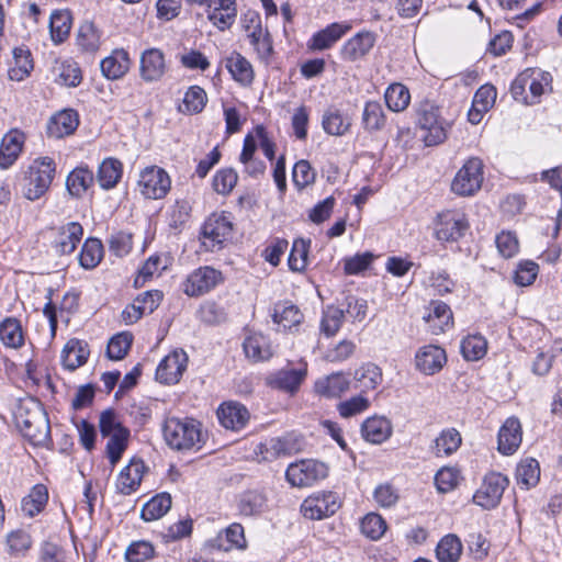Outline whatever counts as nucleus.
Masks as SVG:
<instances>
[{
	"label": "nucleus",
	"instance_id": "2",
	"mask_svg": "<svg viewBox=\"0 0 562 562\" xmlns=\"http://www.w3.org/2000/svg\"><path fill=\"white\" fill-rule=\"evenodd\" d=\"M552 76L539 68H527L521 71L510 86V93L517 101L536 104L541 95L551 92Z\"/></svg>",
	"mask_w": 562,
	"mask_h": 562
},
{
	"label": "nucleus",
	"instance_id": "5",
	"mask_svg": "<svg viewBox=\"0 0 562 562\" xmlns=\"http://www.w3.org/2000/svg\"><path fill=\"white\" fill-rule=\"evenodd\" d=\"M417 124L424 132L423 138L427 146H435L447 138L449 123L441 117L440 109L428 100L419 103Z\"/></svg>",
	"mask_w": 562,
	"mask_h": 562
},
{
	"label": "nucleus",
	"instance_id": "55",
	"mask_svg": "<svg viewBox=\"0 0 562 562\" xmlns=\"http://www.w3.org/2000/svg\"><path fill=\"white\" fill-rule=\"evenodd\" d=\"M385 103L393 112L404 111L411 101L409 90L402 83H392L384 93Z\"/></svg>",
	"mask_w": 562,
	"mask_h": 562
},
{
	"label": "nucleus",
	"instance_id": "3",
	"mask_svg": "<svg viewBox=\"0 0 562 562\" xmlns=\"http://www.w3.org/2000/svg\"><path fill=\"white\" fill-rule=\"evenodd\" d=\"M16 427L33 446H45L50 441V426L47 413L38 404L21 406L15 415Z\"/></svg>",
	"mask_w": 562,
	"mask_h": 562
},
{
	"label": "nucleus",
	"instance_id": "4",
	"mask_svg": "<svg viewBox=\"0 0 562 562\" xmlns=\"http://www.w3.org/2000/svg\"><path fill=\"white\" fill-rule=\"evenodd\" d=\"M56 173V164L50 157L34 159L25 171L23 195L30 201L41 199L50 188Z\"/></svg>",
	"mask_w": 562,
	"mask_h": 562
},
{
	"label": "nucleus",
	"instance_id": "19",
	"mask_svg": "<svg viewBox=\"0 0 562 562\" xmlns=\"http://www.w3.org/2000/svg\"><path fill=\"white\" fill-rule=\"evenodd\" d=\"M423 319L428 324V329L434 335L446 331L453 324L451 308L448 304L438 300L430 301L425 308Z\"/></svg>",
	"mask_w": 562,
	"mask_h": 562
},
{
	"label": "nucleus",
	"instance_id": "35",
	"mask_svg": "<svg viewBox=\"0 0 562 562\" xmlns=\"http://www.w3.org/2000/svg\"><path fill=\"white\" fill-rule=\"evenodd\" d=\"M213 547L218 550L229 551L231 549L244 550L247 547L244 527L238 522L231 524L213 540Z\"/></svg>",
	"mask_w": 562,
	"mask_h": 562
},
{
	"label": "nucleus",
	"instance_id": "21",
	"mask_svg": "<svg viewBox=\"0 0 562 562\" xmlns=\"http://www.w3.org/2000/svg\"><path fill=\"white\" fill-rule=\"evenodd\" d=\"M447 362L445 349L435 345L420 347L415 355L417 370L426 375L439 372Z\"/></svg>",
	"mask_w": 562,
	"mask_h": 562
},
{
	"label": "nucleus",
	"instance_id": "42",
	"mask_svg": "<svg viewBox=\"0 0 562 562\" xmlns=\"http://www.w3.org/2000/svg\"><path fill=\"white\" fill-rule=\"evenodd\" d=\"M355 387L361 393L374 390L382 382V371L374 363H366L355 372Z\"/></svg>",
	"mask_w": 562,
	"mask_h": 562
},
{
	"label": "nucleus",
	"instance_id": "7",
	"mask_svg": "<svg viewBox=\"0 0 562 562\" xmlns=\"http://www.w3.org/2000/svg\"><path fill=\"white\" fill-rule=\"evenodd\" d=\"M327 475V464L314 459H303L293 462L285 471L286 481L295 487L312 486L326 479Z\"/></svg>",
	"mask_w": 562,
	"mask_h": 562
},
{
	"label": "nucleus",
	"instance_id": "53",
	"mask_svg": "<svg viewBox=\"0 0 562 562\" xmlns=\"http://www.w3.org/2000/svg\"><path fill=\"white\" fill-rule=\"evenodd\" d=\"M206 102L207 95L205 90L199 86H191L186 91L179 110L182 113L196 114L203 111Z\"/></svg>",
	"mask_w": 562,
	"mask_h": 562
},
{
	"label": "nucleus",
	"instance_id": "52",
	"mask_svg": "<svg viewBox=\"0 0 562 562\" xmlns=\"http://www.w3.org/2000/svg\"><path fill=\"white\" fill-rule=\"evenodd\" d=\"M130 435L131 432L127 428H119L117 431L109 436L106 456L112 467L120 461L122 454L126 450Z\"/></svg>",
	"mask_w": 562,
	"mask_h": 562
},
{
	"label": "nucleus",
	"instance_id": "20",
	"mask_svg": "<svg viewBox=\"0 0 562 562\" xmlns=\"http://www.w3.org/2000/svg\"><path fill=\"white\" fill-rule=\"evenodd\" d=\"M165 55L159 48L145 49L139 58V76L145 82L160 80L166 72Z\"/></svg>",
	"mask_w": 562,
	"mask_h": 562
},
{
	"label": "nucleus",
	"instance_id": "61",
	"mask_svg": "<svg viewBox=\"0 0 562 562\" xmlns=\"http://www.w3.org/2000/svg\"><path fill=\"white\" fill-rule=\"evenodd\" d=\"M238 180L237 173L232 168L220 169L215 172L212 181L213 189L218 193L228 194Z\"/></svg>",
	"mask_w": 562,
	"mask_h": 562
},
{
	"label": "nucleus",
	"instance_id": "36",
	"mask_svg": "<svg viewBox=\"0 0 562 562\" xmlns=\"http://www.w3.org/2000/svg\"><path fill=\"white\" fill-rule=\"evenodd\" d=\"M93 182L94 175L92 170H90L88 166H79L67 176L66 188L71 196L79 199Z\"/></svg>",
	"mask_w": 562,
	"mask_h": 562
},
{
	"label": "nucleus",
	"instance_id": "30",
	"mask_svg": "<svg viewBox=\"0 0 562 562\" xmlns=\"http://www.w3.org/2000/svg\"><path fill=\"white\" fill-rule=\"evenodd\" d=\"M225 67L233 77V79L241 86H249L252 83L255 72L251 64L246 57L238 52H232L225 58Z\"/></svg>",
	"mask_w": 562,
	"mask_h": 562
},
{
	"label": "nucleus",
	"instance_id": "8",
	"mask_svg": "<svg viewBox=\"0 0 562 562\" xmlns=\"http://www.w3.org/2000/svg\"><path fill=\"white\" fill-rule=\"evenodd\" d=\"M170 189L171 179L165 169L158 166H148L139 172L137 190L145 199H164Z\"/></svg>",
	"mask_w": 562,
	"mask_h": 562
},
{
	"label": "nucleus",
	"instance_id": "22",
	"mask_svg": "<svg viewBox=\"0 0 562 562\" xmlns=\"http://www.w3.org/2000/svg\"><path fill=\"white\" fill-rule=\"evenodd\" d=\"M360 432L367 442L381 445L392 436L393 425L387 417L373 415L362 422Z\"/></svg>",
	"mask_w": 562,
	"mask_h": 562
},
{
	"label": "nucleus",
	"instance_id": "18",
	"mask_svg": "<svg viewBox=\"0 0 562 562\" xmlns=\"http://www.w3.org/2000/svg\"><path fill=\"white\" fill-rule=\"evenodd\" d=\"M147 467L140 459H132L117 474L115 488L122 495L135 493L143 481Z\"/></svg>",
	"mask_w": 562,
	"mask_h": 562
},
{
	"label": "nucleus",
	"instance_id": "50",
	"mask_svg": "<svg viewBox=\"0 0 562 562\" xmlns=\"http://www.w3.org/2000/svg\"><path fill=\"white\" fill-rule=\"evenodd\" d=\"M361 124L368 132H375L383 128L385 124V115L380 102H366L362 111Z\"/></svg>",
	"mask_w": 562,
	"mask_h": 562
},
{
	"label": "nucleus",
	"instance_id": "29",
	"mask_svg": "<svg viewBox=\"0 0 562 562\" xmlns=\"http://www.w3.org/2000/svg\"><path fill=\"white\" fill-rule=\"evenodd\" d=\"M375 42L371 32H359L349 38L341 47L340 54L342 59L355 61L366 56Z\"/></svg>",
	"mask_w": 562,
	"mask_h": 562
},
{
	"label": "nucleus",
	"instance_id": "45",
	"mask_svg": "<svg viewBox=\"0 0 562 562\" xmlns=\"http://www.w3.org/2000/svg\"><path fill=\"white\" fill-rule=\"evenodd\" d=\"M72 16L67 10H56L50 14L49 32L55 44L63 43L70 33Z\"/></svg>",
	"mask_w": 562,
	"mask_h": 562
},
{
	"label": "nucleus",
	"instance_id": "32",
	"mask_svg": "<svg viewBox=\"0 0 562 562\" xmlns=\"http://www.w3.org/2000/svg\"><path fill=\"white\" fill-rule=\"evenodd\" d=\"M24 144L23 133L13 130L7 133L0 145V168L7 169L20 156Z\"/></svg>",
	"mask_w": 562,
	"mask_h": 562
},
{
	"label": "nucleus",
	"instance_id": "33",
	"mask_svg": "<svg viewBox=\"0 0 562 562\" xmlns=\"http://www.w3.org/2000/svg\"><path fill=\"white\" fill-rule=\"evenodd\" d=\"M350 381L342 372L331 373L315 382V392L328 398L341 396L349 389Z\"/></svg>",
	"mask_w": 562,
	"mask_h": 562
},
{
	"label": "nucleus",
	"instance_id": "59",
	"mask_svg": "<svg viewBox=\"0 0 562 562\" xmlns=\"http://www.w3.org/2000/svg\"><path fill=\"white\" fill-rule=\"evenodd\" d=\"M345 311L334 305H328L323 311L321 330L327 337L335 336L342 325Z\"/></svg>",
	"mask_w": 562,
	"mask_h": 562
},
{
	"label": "nucleus",
	"instance_id": "60",
	"mask_svg": "<svg viewBox=\"0 0 562 562\" xmlns=\"http://www.w3.org/2000/svg\"><path fill=\"white\" fill-rule=\"evenodd\" d=\"M133 337L130 333H120L113 336L106 348V355L111 360H122L131 348Z\"/></svg>",
	"mask_w": 562,
	"mask_h": 562
},
{
	"label": "nucleus",
	"instance_id": "44",
	"mask_svg": "<svg viewBox=\"0 0 562 562\" xmlns=\"http://www.w3.org/2000/svg\"><path fill=\"white\" fill-rule=\"evenodd\" d=\"M322 126L327 134L341 136L349 130L350 121L338 108L331 105L323 114Z\"/></svg>",
	"mask_w": 562,
	"mask_h": 562
},
{
	"label": "nucleus",
	"instance_id": "28",
	"mask_svg": "<svg viewBox=\"0 0 562 562\" xmlns=\"http://www.w3.org/2000/svg\"><path fill=\"white\" fill-rule=\"evenodd\" d=\"M83 235L82 226L77 222H70L61 226L54 240V248L59 255L74 252Z\"/></svg>",
	"mask_w": 562,
	"mask_h": 562
},
{
	"label": "nucleus",
	"instance_id": "10",
	"mask_svg": "<svg viewBox=\"0 0 562 562\" xmlns=\"http://www.w3.org/2000/svg\"><path fill=\"white\" fill-rule=\"evenodd\" d=\"M469 229L465 214L458 210H448L438 214L435 224V237L441 243H456Z\"/></svg>",
	"mask_w": 562,
	"mask_h": 562
},
{
	"label": "nucleus",
	"instance_id": "31",
	"mask_svg": "<svg viewBox=\"0 0 562 562\" xmlns=\"http://www.w3.org/2000/svg\"><path fill=\"white\" fill-rule=\"evenodd\" d=\"M79 124L78 114L74 110H64L53 115L47 124V134L54 138H63L72 134Z\"/></svg>",
	"mask_w": 562,
	"mask_h": 562
},
{
	"label": "nucleus",
	"instance_id": "27",
	"mask_svg": "<svg viewBox=\"0 0 562 562\" xmlns=\"http://www.w3.org/2000/svg\"><path fill=\"white\" fill-rule=\"evenodd\" d=\"M89 355L88 344L85 340L72 338L64 346L60 359L65 369L74 371L87 362Z\"/></svg>",
	"mask_w": 562,
	"mask_h": 562
},
{
	"label": "nucleus",
	"instance_id": "54",
	"mask_svg": "<svg viewBox=\"0 0 562 562\" xmlns=\"http://www.w3.org/2000/svg\"><path fill=\"white\" fill-rule=\"evenodd\" d=\"M166 269L167 257L157 254L151 255L138 270V274L135 278L134 283L136 286L144 285L153 277L160 276V273Z\"/></svg>",
	"mask_w": 562,
	"mask_h": 562
},
{
	"label": "nucleus",
	"instance_id": "15",
	"mask_svg": "<svg viewBox=\"0 0 562 562\" xmlns=\"http://www.w3.org/2000/svg\"><path fill=\"white\" fill-rule=\"evenodd\" d=\"M216 417L222 427L232 431L244 429L249 419L248 408L237 401L222 402L216 409Z\"/></svg>",
	"mask_w": 562,
	"mask_h": 562
},
{
	"label": "nucleus",
	"instance_id": "14",
	"mask_svg": "<svg viewBox=\"0 0 562 562\" xmlns=\"http://www.w3.org/2000/svg\"><path fill=\"white\" fill-rule=\"evenodd\" d=\"M223 281L222 272L209 267H199L182 282V291L191 297L201 296Z\"/></svg>",
	"mask_w": 562,
	"mask_h": 562
},
{
	"label": "nucleus",
	"instance_id": "64",
	"mask_svg": "<svg viewBox=\"0 0 562 562\" xmlns=\"http://www.w3.org/2000/svg\"><path fill=\"white\" fill-rule=\"evenodd\" d=\"M155 554L154 547L148 541H136L131 543L125 551L127 562H146Z\"/></svg>",
	"mask_w": 562,
	"mask_h": 562
},
{
	"label": "nucleus",
	"instance_id": "39",
	"mask_svg": "<svg viewBox=\"0 0 562 562\" xmlns=\"http://www.w3.org/2000/svg\"><path fill=\"white\" fill-rule=\"evenodd\" d=\"M48 502V490L44 484H36L30 493L22 498L21 509L27 517L38 515Z\"/></svg>",
	"mask_w": 562,
	"mask_h": 562
},
{
	"label": "nucleus",
	"instance_id": "58",
	"mask_svg": "<svg viewBox=\"0 0 562 562\" xmlns=\"http://www.w3.org/2000/svg\"><path fill=\"white\" fill-rule=\"evenodd\" d=\"M386 528V521L376 513L367 514L360 522L361 533L373 541L381 539Z\"/></svg>",
	"mask_w": 562,
	"mask_h": 562
},
{
	"label": "nucleus",
	"instance_id": "49",
	"mask_svg": "<svg viewBox=\"0 0 562 562\" xmlns=\"http://www.w3.org/2000/svg\"><path fill=\"white\" fill-rule=\"evenodd\" d=\"M14 65L10 67L8 75L11 80L22 81L33 69V60L29 49L16 47L13 49Z\"/></svg>",
	"mask_w": 562,
	"mask_h": 562
},
{
	"label": "nucleus",
	"instance_id": "38",
	"mask_svg": "<svg viewBox=\"0 0 562 562\" xmlns=\"http://www.w3.org/2000/svg\"><path fill=\"white\" fill-rule=\"evenodd\" d=\"M462 437L456 428H446L434 440L431 450L436 457H448L461 446Z\"/></svg>",
	"mask_w": 562,
	"mask_h": 562
},
{
	"label": "nucleus",
	"instance_id": "6",
	"mask_svg": "<svg viewBox=\"0 0 562 562\" xmlns=\"http://www.w3.org/2000/svg\"><path fill=\"white\" fill-rule=\"evenodd\" d=\"M233 223L229 213H212L200 232L201 248L205 251H218L232 237Z\"/></svg>",
	"mask_w": 562,
	"mask_h": 562
},
{
	"label": "nucleus",
	"instance_id": "12",
	"mask_svg": "<svg viewBox=\"0 0 562 562\" xmlns=\"http://www.w3.org/2000/svg\"><path fill=\"white\" fill-rule=\"evenodd\" d=\"M244 27L247 38L258 55V58L268 61L273 53V44L269 31L261 25L259 14L255 12L245 14Z\"/></svg>",
	"mask_w": 562,
	"mask_h": 562
},
{
	"label": "nucleus",
	"instance_id": "23",
	"mask_svg": "<svg viewBox=\"0 0 562 562\" xmlns=\"http://www.w3.org/2000/svg\"><path fill=\"white\" fill-rule=\"evenodd\" d=\"M521 424L517 417H508L498 430V451L510 456L517 451L521 443Z\"/></svg>",
	"mask_w": 562,
	"mask_h": 562
},
{
	"label": "nucleus",
	"instance_id": "34",
	"mask_svg": "<svg viewBox=\"0 0 562 562\" xmlns=\"http://www.w3.org/2000/svg\"><path fill=\"white\" fill-rule=\"evenodd\" d=\"M55 82L75 88L82 81V72L77 61L71 58L56 60L53 67Z\"/></svg>",
	"mask_w": 562,
	"mask_h": 562
},
{
	"label": "nucleus",
	"instance_id": "26",
	"mask_svg": "<svg viewBox=\"0 0 562 562\" xmlns=\"http://www.w3.org/2000/svg\"><path fill=\"white\" fill-rule=\"evenodd\" d=\"M272 321L284 331H295L302 324L303 314L289 301L278 302L273 307Z\"/></svg>",
	"mask_w": 562,
	"mask_h": 562
},
{
	"label": "nucleus",
	"instance_id": "63",
	"mask_svg": "<svg viewBox=\"0 0 562 562\" xmlns=\"http://www.w3.org/2000/svg\"><path fill=\"white\" fill-rule=\"evenodd\" d=\"M133 248V236L131 233L120 231L113 233L109 238V249L116 257L127 256Z\"/></svg>",
	"mask_w": 562,
	"mask_h": 562
},
{
	"label": "nucleus",
	"instance_id": "13",
	"mask_svg": "<svg viewBox=\"0 0 562 562\" xmlns=\"http://www.w3.org/2000/svg\"><path fill=\"white\" fill-rule=\"evenodd\" d=\"M508 483L509 481L507 476L499 472L487 473L484 476L480 488L473 495V502L485 509L496 507L499 504Z\"/></svg>",
	"mask_w": 562,
	"mask_h": 562
},
{
	"label": "nucleus",
	"instance_id": "40",
	"mask_svg": "<svg viewBox=\"0 0 562 562\" xmlns=\"http://www.w3.org/2000/svg\"><path fill=\"white\" fill-rule=\"evenodd\" d=\"M123 167L120 160L115 158L104 159L98 169L97 181L104 190L114 188L122 178Z\"/></svg>",
	"mask_w": 562,
	"mask_h": 562
},
{
	"label": "nucleus",
	"instance_id": "24",
	"mask_svg": "<svg viewBox=\"0 0 562 562\" xmlns=\"http://www.w3.org/2000/svg\"><path fill=\"white\" fill-rule=\"evenodd\" d=\"M243 350L246 358L252 362L269 360L273 355L269 337L259 331H249L246 335Z\"/></svg>",
	"mask_w": 562,
	"mask_h": 562
},
{
	"label": "nucleus",
	"instance_id": "25",
	"mask_svg": "<svg viewBox=\"0 0 562 562\" xmlns=\"http://www.w3.org/2000/svg\"><path fill=\"white\" fill-rule=\"evenodd\" d=\"M102 75L109 80H117L125 76L131 67V58L127 50L116 48L103 58L100 64Z\"/></svg>",
	"mask_w": 562,
	"mask_h": 562
},
{
	"label": "nucleus",
	"instance_id": "37",
	"mask_svg": "<svg viewBox=\"0 0 562 562\" xmlns=\"http://www.w3.org/2000/svg\"><path fill=\"white\" fill-rule=\"evenodd\" d=\"M307 374L306 363H301L299 368L280 370L273 378L272 384L283 391L294 393L304 381Z\"/></svg>",
	"mask_w": 562,
	"mask_h": 562
},
{
	"label": "nucleus",
	"instance_id": "41",
	"mask_svg": "<svg viewBox=\"0 0 562 562\" xmlns=\"http://www.w3.org/2000/svg\"><path fill=\"white\" fill-rule=\"evenodd\" d=\"M516 482L525 490L536 486L540 480V465L533 458L522 459L516 468Z\"/></svg>",
	"mask_w": 562,
	"mask_h": 562
},
{
	"label": "nucleus",
	"instance_id": "62",
	"mask_svg": "<svg viewBox=\"0 0 562 562\" xmlns=\"http://www.w3.org/2000/svg\"><path fill=\"white\" fill-rule=\"evenodd\" d=\"M316 173L311 164L305 160H299L292 169V180L294 186L302 190L307 186L314 183Z\"/></svg>",
	"mask_w": 562,
	"mask_h": 562
},
{
	"label": "nucleus",
	"instance_id": "51",
	"mask_svg": "<svg viewBox=\"0 0 562 562\" xmlns=\"http://www.w3.org/2000/svg\"><path fill=\"white\" fill-rule=\"evenodd\" d=\"M462 553L461 540L456 535L441 538L436 548L439 562H458Z\"/></svg>",
	"mask_w": 562,
	"mask_h": 562
},
{
	"label": "nucleus",
	"instance_id": "48",
	"mask_svg": "<svg viewBox=\"0 0 562 562\" xmlns=\"http://www.w3.org/2000/svg\"><path fill=\"white\" fill-rule=\"evenodd\" d=\"M76 41L82 52L95 53L101 45V33L92 22H85L78 30Z\"/></svg>",
	"mask_w": 562,
	"mask_h": 562
},
{
	"label": "nucleus",
	"instance_id": "16",
	"mask_svg": "<svg viewBox=\"0 0 562 562\" xmlns=\"http://www.w3.org/2000/svg\"><path fill=\"white\" fill-rule=\"evenodd\" d=\"M188 355L182 349H177L167 355L156 369V379L160 383L176 384L187 370Z\"/></svg>",
	"mask_w": 562,
	"mask_h": 562
},
{
	"label": "nucleus",
	"instance_id": "17",
	"mask_svg": "<svg viewBox=\"0 0 562 562\" xmlns=\"http://www.w3.org/2000/svg\"><path fill=\"white\" fill-rule=\"evenodd\" d=\"M350 22H334L326 27L315 32L307 41L306 46L310 50L321 52L331 48L350 30Z\"/></svg>",
	"mask_w": 562,
	"mask_h": 562
},
{
	"label": "nucleus",
	"instance_id": "1",
	"mask_svg": "<svg viewBox=\"0 0 562 562\" xmlns=\"http://www.w3.org/2000/svg\"><path fill=\"white\" fill-rule=\"evenodd\" d=\"M162 435L170 449L182 453L199 451L206 440L201 422L192 417L166 418Z\"/></svg>",
	"mask_w": 562,
	"mask_h": 562
},
{
	"label": "nucleus",
	"instance_id": "56",
	"mask_svg": "<svg viewBox=\"0 0 562 562\" xmlns=\"http://www.w3.org/2000/svg\"><path fill=\"white\" fill-rule=\"evenodd\" d=\"M103 257V246L98 238H88L79 254L80 266L85 269L95 268Z\"/></svg>",
	"mask_w": 562,
	"mask_h": 562
},
{
	"label": "nucleus",
	"instance_id": "43",
	"mask_svg": "<svg viewBox=\"0 0 562 562\" xmlns=\"http://www.w3.org/2000/svg\"><path fill=\"white\" fill-rule=\"evenodd\" d=\"M0 341L8 348L19 349L24 345V335L20 321L7 317L0 322Z\"/></svg>",
	"mask_w": 562,
	"mask_h": 562
},
{
	"label": "nucleus",
	"instance_id": "9",
	"mask_svg": "<svg viewBox=\"0 0 562 562\" xmlns=\"http://www.w3.org/2000/svg\"><path fill=\"white\" fill-rule=\"evenodd\" d=\"M483 182V161L477 157L469 158L454 176L451 190L461 196L476 193Z\"/></svg>",
	"mask_w": 562,
	"mask_h": 562
},
{
	"label": "nucleus",
	"instance_id": "11",
	"mask_svg": "<svg viewBox=\"0 0 562 562\" xmlns=\"http://www.w3.org/2000/svg\"><path fill=\"white\" fill-rule=\"evenodd\" d=\"M340 506L341 501L337 493L322 491L305 498L301 512L305 518L319 520L334 515Z\"/></svg>",
	"mask_w": 562,
	"mask_h": 562
},
{
	"label": "nucleus",
	"instance_id": "46",
	"mask_svg": "<svg viewBox=\"0 0 562 562\" xmlns=\"http://www.w3.org/2000/svg\"><path fill=\"white\" fill-rule=\"evenodd\" d=\"M171 503L170 494H157L145 503L140 512V517L145 521L157 520L168 513L171 507Z\"/></svg>",
	"mask_w": 562,
	"mask_h": 562
},
{
	"label": "nucleus",
	"instance_id": "57",
	"mask_svg": "<svg viewBox=\"0 0 562 562\" xmlns=\"http://www.w3.org/2000/svg\"><path fill=\"white\" fill-rule=\"evenodd\" d=\"M487 351V341L480 335H469L461 341L462 356L470 361H476L483 358Z\"/></svg>",
	"mask_w": 562,
	"mask_h": 562
},
{
	"label": "nucleus",
	"instance_id": "47",
	"mask_svg": "<svg viewBox=\"0 0 562 562\" xmlns=\"http://www.w3.org/2000/svg\"><path fill=\"white\" fill-rule=\"evenodd\" d=\"M267 508V497L259 491L245 492L238 502V510L243 516H257Z\"/></svg>",
	"mask_w": 562,
	"mask_h": 562
}]
</instances>
